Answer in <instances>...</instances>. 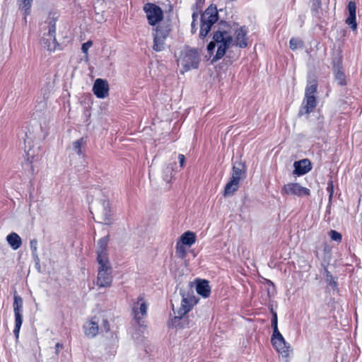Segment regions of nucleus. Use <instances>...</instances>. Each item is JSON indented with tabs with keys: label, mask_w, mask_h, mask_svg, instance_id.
<instances>
[{
	"label": "nucleus",
	"mask_w": 362,
	"mask_h": 362,
	"mask_svg": "<svg viewBox=\"0 0 362 362\" xmlns=\"http://www.w3.org/2000/svg\"><path fill=\"white\" fill-rule=\"evenodd\" d=\"M148 307V305L144 298V294H140L133 301L132 310L134 319L135 322L137 323V325L141 327H143L142 320L147 315Z\"/></svg>",
	"instance_id": "5"
},
{
	"label": "nucleus",
	"mask_w": 362,
	"mask_h": 362,
	"mask_svg": "<svg viewBox=\"0 0 362 362\" xmlns=\"http://www.w3.org/2000/svg\"><path fill=\"white\" fill-rule=\"evenodd\" d=\"M25 136H26V139H25V148H27V144H30V139L27 134L25 135Z\"/></svg>",
	"instance_id": "45"
},
{
	"label": "nucleus",
	"mask_w": 362,
	"mask_h": 362,
	"mask_svg": "<svg viewBox=\"0 0 362 362\" xmlns=\"http://www.w3.org/2000/svg\"><path fill=\"white\" fill-rule=\"evenodd\" d=\"M293 174L298 176L308 173L312 168L311 163L307 158L298 161H295L293 163Z\"/></svg>",
	"instance_id": "15"
},
{
	"label": "nucleus",
	"mask_w": 362,
	"mask_h": 362,
	"mask_svg": "<svg viewBox=\"0 0 362 362\" xmlns=\"http://www.w3.org/2000/svg\"><path fill=\"white\" fill-rule=\"evenodd\" d=\"M99 318L94 317L89 322H86L84 326L85 334L88 337H95L99 332Z\"/></svg>",
	"instance_id": "16"
},
{
	"label": "nucleus",
	"mask_w": 362,
	"mask_h": 362,
	"mask_svg": "<svg viewBox=\"0 0 362 362\" xmlns=\"http://www.w3.org/2000/svg\"><path fill=\"white\" fill-rule=\"evenodd\" d=\"M233 46L243 49L248 45L247 28L245 26H240L235 29H233Z\"/></svg>",
	"instance_id": "12"
},
{
	"label": "nucleus",
	"mask_w": 362,
	"mask_h": 362,
	"mask_svg": "<svg viewBox=\"0 0 362 362\" xmlns=\"http://www.w3.org/2000/svg\"><path fill=\"white\" fill-rule=\"evenodd\" d=\"M239 183L240 182L230 179L225 186L224 196H230L233 194V193L238 190L239 187Z\"/></svg>",
	"instance_id": "27"
},
{
	"label": "nucleus",
	"mask_w": 362,
	"mask_h": 362,
	"mask_svg": "<svg viewBox=\"0 0 362 362\" xmlns=\"http://www.w3.org/2000/svg\"><path fill=\"white\" fill-rule=\"evenodd\" d=\"M200 56L195 49L185 51L182 57L179 60V63L184 67L185 71L198 68Z\"/></svg>",
	"instance_id": "6"
},
{
	"label": "nucleus",
	"mask_w": 362,
	"mask_h": 362,
	"mask_svg": "<svg viewBox=\"0 0 362 362\" xmlns=\"http://www.w3.org/2000/svg\"><path fill=\"white\" fill-rule=\"evenodd\" d=\"M327 250H329L327 248V246H326V245H325V251L326 252V251H327Z\"/></svg>",
	"instance_id": "48"
},
{
	"label": "nucleus",
	"mask_w": 362,
	"mask_h": 362,
	"mask_svg": "<svg viewBox=\"0 0 362 362\" xmlns=\"http://www.w3.org/2000/svg\"><path fill=\"white\" fill-rule=\"evenodd\" d=\"M197 293L204 298H208L210 296L211 287L209 281L206 280H199L196 286Z\"/></svg>",
	"instance_id": "23"
},
{
	"label": "nucleus",
	"mask_w": 362,
	"mask_h": 362,
	"mask_svg": "<svg viewBox=\"0 0 362 362\" xmlns=\"http://www.w3.org/2000/svg\"><path fill=\"white\" fill-rule=\"evenodd\" d=\"M271 325L273 329V334L280 332L278 329V317L276 312H273L271 320Z\"/></svg>",
	"instance_id": "32"
},
{
	"label": "nucleus",
	"mask_w": 362,
	"mask_h": 362,
	"mask_svg": "<svg viewBox=\"0 0 362 362\" xmlns=\"http://www.w3.org/2000/svg\"><path fill=\"white\" fill-rule=\"evenodd\" d=\"M103 324L100 325V329L102 332H108L110 330L109 322L107 320L103 319Z\"/></svg>",
	"instance_id": "40"
},
{
	"label": "nucleus",
	"mask_w": 362,
	"mask_h": 362,
	"mask_svg": "<svg viewBox=\"0 0 362 362\" xmlns=\"http://www.w3.org/2000/svg\"><path fill=\"white\" fill-rule=\"evenodd\" d=\"M317 89V82L314 76H308L307 86L305 91V97H315Z\"/></svg>",
	"instance_id": "21"
},
{
	"label": "nucleus",
	"mask_w": 362,
	"mask_h": 362,
	"mask_svg": "<svg viewBox=\"0 0 362 362\" xmlns=\"http://www.w3.org/2000/svg\"><path fill=\"white\" fill-rule=\"evenodd\" d=\"M281 194L283 195H293L297 197L308 196L310 195V189L300 186L298 183H288L284 185Z\"/></svg>",
	"instance_id": "13"
},
{
	"label": "nucleus",
	"mask_w": 362,
	"mask_h": 362,
	"mask_svg": "<svg viewBox=\"0 0 362 362\" xmlns=\"http://www.w3.org/2000/svg\"><path fill=\"white\" fill-rule=\"evenodd\" d=\"M326 281L329 286H331L333 288H335L337 286V284L332 276H330V277L326 279Z\"/></svg>",
	"instance_id": "42"
},
{
	"label": "nucleus",
	"mask_w": 362,
	"mask_h": 362,
	"mask_svg": "<svg viewBox=\"0 0 362 362\" xmlns=\"http://www.w3.org/2000/svg\"><path fill=\"white\" fill-rule=\"evenodd\" d=\"M173 177V167L167 166L164 170L163 179L166 182H169Z\"/></svg>",
	"instance_id": "34"
},
{
	"label": "nucleus",
	"mask_w": 362,
	"mask_h": 362,
	"mask_svg": "<svg viewBox=\"0 0 362 362\" xmlns=\"http://www.w3.org/2000/svg\"><path fill=\"white\" fill-rule=\"evenodd\" d=\"M271 342L276 351L283 357L288 356L291 346L286 341L281 332L272 334Z\"/></svg>",
	"instance_id": "10"
},
{
	"label": "nucleus",
	"mask_w": 362,
	"mask_h": 362,
	"mask_svg": "<svg viewBox=\"0 0 362 362\" xmlns=\"http://www.w3.org/2000/svg\"><path fill=\"white\" fill-rule=\"evenodd\" d=\"M90 214H93V211H91L92 207H90Z\"/></svg>",
	"instance_id": "49"
},
{
	"label": "nucleus",
	"mask_w": 362,
	"mask_h": 362,
	"mask_svg": "<svg viewBox=\"0 0 362 362\" xmlns=\"http://www.w3.org/2000/svg\"><path fill=\"white\" fill-rule=\"evenodd\" d=\"M57 18L49 16L45 22V29L47 30L44 33L41 40L42 45L49 51H54L57 47L56 34Z\"/></svg>",
	"instance_id": "4"
},
{
	"label": "nucleus",
	"mask_w": 362,
	"mask_h": 362,
	"mask_svg": "<svg viewBox=\"0 0 362 362\" xmlns=\"http://www.w3.org/2000/svg\"><path fill=\"white\" fill-rule=\"evenodd\" d=\"M321 7V1L320 0H313L312 4V10L315 12V14L319 13V9Z\"/></svg>",
	"instance_id": "36"
},
{
	"label": "nucleus",
	"mask_w": 362,
	"mask_h": 362,
	"mask_svg": "<svg viewBox=\"0 0 362 362\" xmlns=\"http://www.w3.org/2000/svg\"><path fill=\"white\" fill-rule=\"evenodd\" d=\"M184 245H182V243L180 244L179 243L176 245L177 253H178L182 257H183L186 252L185 247H184Z\"/></svg>",
	"instance_id": "38"
},
{
	"label": "nucleus",
	"mask_w": 362,
	"mask_h": 362,
	"mask_svg": "<svg viewBox=\"0 0 362 362\" xmlns=\"http://www.w3.org/2000/svg\"><path fill=\"white\" fill-rule=\"evenodd\" d=\"M93 42L90 40L87 41L86 42L83 43L81 47V50L83 53L86 54V57H88V51L90 49V47L92 46Z\"/></svg>",
	"instance_id": "37"
},
{
	"label": "nucleus",
	"mask_w": 362,
	"mask_h": 362,
	"mask_svg": "<svg viewBox=\"0 0 362 362\" xmlns=\"http://www.w3.org/2000/svg\"><path fill=\"white\" fill-rule=\"evenodd\" d=\"M98 263V276L96 284L99 287L105 288L110 287L112 282V268L109 259H104V257L100 256Z\"/></svg>",
	"instance_id": "2"
},
{
	"label": "nucleus",
	"mask_w": 362,
	"mask_h": 362,
	"mask_svg": "<svg viewBox=\"0 0 362 362\" xmlns=\"http://www.w3.org/2000/svg\"><path fill=\"white\" fill-rule=\"evenodd\" d=\"M330 238L332 240L341 242V235L334 230H331L329 232Z\"/></svg>",
	"instance_id": "35"
},
{
	"label": "nucleus",
	"mask_w": 362,
	"mask_h": 362,
	"mask_svg": "<svg viewBox=\"0 0 362 362\" xmlns=\"http://www.w3.org/2000/svg\"><path fill=\"white\" fill-rule=\"evenodd\" d=\"M63 348V345L60 343H57L55 345L56 354H58L59 349Z\"/></svg>",
	"instance_id": "44"
},
{
	"label": "nucleus",
	"mask_w": 362,
	"mask_h": 362,
	"mask_svg": "<svg viewBox=\"0 0 362 362\" xmlns=\"http://www.w3.org/2000/svg\"><path fill=\"white\" fill-rule=\"evenodd\" d=\"M325 273L326 279L330 277V276H332L331 274V273L326 268L325 269Z\"/></svg>",
	"instance_id": "46"
},
{
	"label": "nucleus",
	"mask_w": 362,
	"mask_h": 362,
	"mask_svg": "<svg viewBox=\"0 0 362 362\" xmlns=\"http://www.w3.org/2000/svg\"><path fill=\"white\" fill-rule=\"evenodd\" d=\"M198 14L196 13H193L192 14V33H194L196 32L197 30V28H196V25H195V21H197V18H198Z\"/></svg>",
	"instance_id": "41"
},
{
	"label": "nucleus",
	"mask_w": 362,
	"mask_h": 362,
	"mask_svg": "<svg viewBox=\"0 0 362 362\" xmlns=\"http://www.w3.org/2000/svg\"><path fill=\"white\" fill-rule=\"evenodd\" d=\"M93 91L98 98H105L108 95L109 86L106 80L97 78L93 86Z\"/></svg>",
	"instance_id": "14"
},
{
	"label": "nucleus",
	"mask_w": 362,
	"mask_h": 362,
	"mask_svg": "<svg viewBox=\"0 0 362 362\" xmlns=\"http://www.w3.org/2000/svg\"><path fill=\"white\" fill-rule=\"evenodd\" d=\"M317 89V82L314 76H308L307 86L305 91V97H315Z\"/></svg>",
	"instance_id": "22"
},
{
	"label": "nucleus",
	"mask_w": 362,
	"mask_h": 362,
	"mask_svg": "<svg viewBox=\"0 0 362 362\" xmlns=\"http://www.w3.org/2000/svg\"><path fill=\"white\" fill-rule=\"evenodd\" d=\"M168 35V30L160 26H157L153 33V49L156 52H161L165 48V41Z\"/></svg>",
	"instance_id": "11"
},
{
	"label": "nucleus",
	"mask_w": 362,
	"mask_h": 362,
	"mask_svg": "<svg viewBox=\"0 0 362 362\" xmlns=\"http://www.w3.org/2000/svg\"><path fill=\"white\" fill-rule=\"evenodd\" d=\"M303 46V42L297 38L292 37L289 41V47L292 50H296Z\"/></svg>",
	"instance_id": "33"
},
{
	"label": "nucleus",
	"mask_w": 362,
	"mask_h": 362,
	"mask_svg": "<svg viewBox=\"0 0 362 362\" xmlns=\"http://www.w3.org/2000/svg\"><path fill=\"white\" fill-rule=\"evenodd\" d=\"M30 247L31 250L33 258L37 263L40 259L37 253V240L36 239H33L30 241Z\"/></svg>",
	"instance_id": "31"
},
{
	"label": "nucleus",
	"mask_w": 362,
	"mask_h": 362,
	"mask_svg": "<svg viewBox=\"0 0 362 362\" xmlns=\"http://www.w3.org/2000/svg\"><path fill=\"white\" fill-rule=\"evenodd\" d=\"M108 239L107 237H104L99 240L98 243V257L97 260H99L100 256L104 257V259H108L107 254V246Z\"/></svg>",
	"instance_id": "25"
},
{
	"label": "nucleus",
	"mask_w": 362,
	"mask_h": 362,
	"mask_svg": "<svg viewBox=\"0 0 362 362\" xmlns=\"http://www.w3.org/2000/svg\"><path fill=\"white\" fill-rule=\"evenodd\" d=\"M180 241L182 245L190 247L195 243L196 235L193 232L187 231L181 235Z\"/></svg>",
	"instance_id": "26"
},
{
	"label": "nucleus",
	"mask_w": 362,
	"mask_h": 362,
	"mask_svg": "<svg viewBox=\"0 0 362 362\" xmlns=\"http://www.w3.org/2000/svg\"><path fill=\"white\" fill-rule=\"evenodd\" d=\"M143 10L146 15L149 25H156L163 18V12L161 8L153 3H146L144 5Z\"/></svg>",
	"instance_id": "7"
},
{
	"label": "nucleus",
	"mask_w": 362,
	"mask_h": 362,
	"mask_svg": "<svg viewBox=\"0 0 362 362\" xmlns=\"http://www.w3.org/2000/svg\"><path fill=\"white\" fill-rule=\"evenodd\" d=\"M86 145V139L83 137L73 142V150L78 155L83 156V149Z\"/></svg>",
	"instance_id": "28"
},
{
	"label": "nucleus",
	"mask_w": 362,
	"mask_h": 362,
	"mask_svg": "<svg viewBox=\"0 0 362 362\" xmlns=\"http://www.w3.org/2000/svg\"><path fill=\"white\" fill-rule=\"evenodd\" d=\"M327 191L329 193V200H331L332 198V196H333V193H334V186H333L332 181H329L327 183Z\"/></svg>",
	"instance_id": "39"
},
{
	"label": "nucleus",
	"mask_w": 362,
	"mask_h": 362,
	"mask_svg": "<svg viewBox=\"0 0 362 362\" xmlns=\"http://www.w3.org/2000/svg\"><path fill=\"white\" fill-rule=\"evenodd\" d=\"M245 177V167L242 162L236 163L233 166L230 179L240 182Z\"/></svg>",
	"instance_id": "20"
},
{
	"label": "nucleus",
	"mask_w": 362,
	"mask_h": 362,
	"mask_svg": "<svg viewBox=\"0 0 362 362\" xmlns=\"http://www.w3.org/2000/svg\"><path fill=\"white\" fill-rule=\"evenodd\" d=\"M33 0H18L19 8L23 11L25 15V20L26 21V16L30 13V8L32 6V2Z\"/></svg>",
	"instance_id": "29"
},
{
	"label": "nucleus",
	"mask_w": 362,
	"mask_h": 362,
	"mask_svg": "<svg viewBox=\"0 0 362 362\" xmlns=\"http://www.w3.org/2000/svg\"><path fill=\"white\" fill-rule=\"evenodd\" d=\"M23 298L20 296L14 294L13 297V312L15 317V327L13 329V334L16 339L19 337V332L23 324Z\"/></svg>",
	"instance_id": "8"
},
{
	"label": "nucleus",
	"mask_w": 362,
	"mask_h": 362,
	"mask_svg": "<svg viewBox=\"0 0 362 362\" xmlns=\"http://www.w3.org/2000/svg\"><path fill=\"white\" fill-rule=\"evenodd\" d=\"M233 37L228 25H223V28H219L214 33L213 40L207 45V51L211 54L217 47L216 53L213 57L211 62H215L221 59L226 54V50L233 46Z\"/></svg>",
	"instance_id": "1"
},
{
	"label": "nucleus",
	"mask_w": 362,
	"mask_h": 362,
	"mask_svg": "<svg viewBox=\"0 0 362 362\" xmlns=\"http://www.w3.org/2000/svg\"><path fill=\"white\" fill-rule=\"evenodd\" d=\"M99 209L101 211L102 214L100 221L105 224H110L111 220V211L109 202L105 199H103L99 202Z\"/></svg>",
	"instance_id": "18"
},
{
	"label": "nucleus",
	"mask_w": 362,
	"mask_h": 362,
	"mask_svg": "<svg viewBox=\"0 0 362 362\" xmlns=\"http://www.w3.org/2000/svg\"><path fill=\"white\" fill-rule=\"evenodd\" d=\"M30 151H31V149H30V148H29V149L27 151V155H28V156H33L31 155Z\"/></svg>",
	"instance_id": "47"
},
{
	"label": "nucleus",
	"mask_w": 362,
	"mask_h": 362,
	"mask_svg": "<svg viewBox=\"0 0 362 362\" xmlns=\"http://www.w3.org/2000/svg\"><path fill=\"white\" fill-rule=\"evenodd\" d=\"M356 5L354 1H350L348 4L349 17L346 20V23L350 26V28L355 30L357 28V23L356 20Z\"/></svg>",
	"instance_id": "19"
},
{
	"label": "nucleus",
	"mask_w": 362,
	"mask_h": 362,
	"mask_svg": "<svg viewBox=\"0 0 362 362\" xmlns=\"http://www.w3.org/2000/svg\"><path fill=\"white\" fill-rule=\"evenodd\" d=\"M218 20V14L216 6L211 4L201 15L199 37L204 39Z\"/></svg>",
	"instance_id": "3"
},
{
	"label": "nucleus",
	"mask_w": 362,
	"mask_h": 362,
	"mask_svg": "<svg viewBox=\"0 0 362 362\" xmlns=\"http://www.w3.org/2000/svg\"><path fill=\"white\" fill-rule=\"evenodd\" d=\"M335 78L338 84L343 86L345 84V74L339 66L334 68Z\"/></svg>",
	"instance_id": "30"
},
{
	"label": "nucleus",
	"mask_w": 362,
	"mask_h": 362,
	"mask_svg": "<svg viewBox=\"0 0 362 362\" xmlns=\"http://www.w3.org/2000/svg\"><path fill=\"white\" fill-rule=\"evenodd\" d=\"M6 241L11 247L14 250H18L22 245V240L21 237L14 232L7 235Z\"/></svg>",
	"instance_id": "24"
},
{
	"label": "nucleus",
	"mask_w": 362,
	"mask_h": 362,
	"mask_svg": "<svg viewBox=\"0 0 362 362\" xmlns=\"http://www.w3.org/2000/svg\"><path fill=\"white\" fill-rule=\"evenodd\" d=\"M317 106L315 97H305L299 115L309 114L312 112Z\"/></svg>",
	"instance_id": "17"
},
{
	"label": "nucleus",
	"mask_w": 362,
	"mask_h": 362,
	"mask_svg": "<svg viewBox=\"0 0 362 362\" xmlns=\"http://www.w3.org/2000/svg\"><path fill=\"white\" fill-rule=\"evenodd\" d=\"M178 160H179L180 167L181 168L184 167L185 162V156L182 155V154H179L178 155Z\"/></svg>",
	"instance_id": "43"
},
{
	"label": "nucleus",
	"mask_w": 362,
	"mask_h": 362,
	"mask_svg": "<svg viewBox=\"0 0 362 362\" xmlns=\"http://www.w3.org/2000/svg\"><path fill=\"white\" fill-rule=\"evenodd\" d=\"M182 300L180 307L175 311L174 309L175 314L177 315L176 317L182 318L185 315L189 313L193 306L197 303L196 297L189 293H181Z\"/></svg>",
	"instance_id": "9"
}]
</instances>
